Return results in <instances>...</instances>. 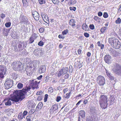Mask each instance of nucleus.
Returning a JSON list of instances; mask_svg holds the SVG:
<instances>
[{"label":"nucleus","mask_w":121,"mask_h":121,"mask_svg":"<svg viewBox=\"0 0 121 121\" xmlns=\"http://www.w3.org/2000/svg\"><path fill=\"white\" fill-rule=\"evenodd\" d=\"M68 30L66 29L63 31L62 32V33L63 35H66L68 33Z\"/></svg>","instance_id":"72a5a7b5"},{"label":"nucleus","mask_w":121,"mask_h":121,"mask_svg":"<svg viewBox=\"0 0 121 121\" xmlns=\"http://www.w3.org/2000/svg\"><path fill=\"white\" fill-rule=\"evenodd\" d=\"M33 53L37 56H41L43 54V52L40 48H38L34 50Z\"/></svg>","instance_id":"1a4fd4ad"},{"label":"nucleus","mask_w":121,"mask_h":121,"mask_svg":"<svg viewBox=\"0 0 121 121\" xmlns=\"http://www.w3.org/2000/svg\"><path fill=\"white\" fill-rule=\"evenodd\" d=\"M30 89V86H26L22 90L15 91L13 93V96L9 98V99L5 102V105L6 106L11 105L12 104L11 100L16 102H18L20 99H21V101L22 100L25 98V94Z\"/></svg>","instance_id":"f257e3e1"},{"label":"nucleus","mask_w":121,"mask_h":121,"mask_svg":"<svg viewBox=\"0 0 121 121\" xmlns=\"http://www.w3.org/2000/svg\"><path fill=\"white\" fill-rule=\"evenodd\" d=\"M121 22V19L120 18H118L116 21L115 23L117 24H120Z\"/></svg>","instance_id":"2f4dec72"},{"label":"nucleus","mask_w":121,"mask_h":121,"mask_svg":"<svg viewBox=\"0 0 121 121\" xmlns=\"http://www.w3.org/2000/svg\"><path fill=\"white\" fill-rule=\"evenodd\" d=\"M102 13L101 12H99L98 13V15L99 16H101L102 15Z\"/></svg>","instance_id":"680f3d73"},{"label":"nucleus","mask_w":121,"mask_h":121,"mask_svg":"<svg viewBox=\"0 0 121 121\" xmlns=\"http://www.w3.org/2000/svg\"><path fill=\"white\" fill-rule=\"evenodd\" d=\"M4 73L0 72V78H3L4 77Z\"/></svg>","instance_id":"a18cd8bd"},{"label":"nucleus","mask_w":121,"mask_h":121,"mask_svg":"<svg viewBox=\"0 0 121 121\" xmlns=\"http://www.w3.org/2000/svg\"><path fill=\"white\" fill-rule=\"evenodd\" d=\"M71 94V92L66 94V96H65V98H69L70 97V94Z\"/></svg>","instance_id":"603ef678"},{"label":"nucleus","mask_w":121,"mask_h":121,"mask_svg":"<svg viewBox=\"0 0 121 121\" xmlns=\"http://www.w3.org/2000/svg\"><path fill=\"white\" fill-rule=\"evenodd\" d=\"M91 30H94L95 29L94 26L92 24L90 25L89 26Z\"/></svg>","instance_id":"49530a36"},{"label":"nucleus","mask_w":121,"mask_h":121,"mask_svg":"<svg viewBox=\"0 0 121 121\" xmlns=\"http://www.w3.org/2000/svg\"><path fill=\"white\" fill-rule=\"evenodd\" d=\"M53 89L52 87H50L49 88V91H50V93H52L53 92Z\"/></svg>","instance_id":"e2e57ef3"},{"label":"nucleus","mask_w":121,"mask_h":121,"mask_svg":"<svg viewBox=\"0 0 121 121\" xmlns=\"http://www.w3.org/2000/svg\"><path fill=\"white\" fill-rule=\"evenodd\" d=\"M69 73H72L73 71V69H72V67L71 65H70L69 66Z\"/></svg>","instance_id":"4c0bfd02"},{"label":"nucleus","mask_w":121,"mask_h":121,"mask_svg":"<svg viewBox=\"0 0 121 121\" xmlns=\"http://www.w3.org/2000/svg\"><path fill=\"white\" fill-rule=\"evenodd\" d=\"M94 19L95 21H99L100 20V18L99 17H98L97 16H95L94 18Z\"/></svg>","instance_id":"58836bf2"},{"label":"nucleus","mask_w":121,"mask_h":121,"mask_svg":"<svg viewBox=\"0 0 121 121\" xmlns=\"http://www.w3.org/2000/svg\"><path fill=\"white\" fill-rule=\"evenodd\" d=\"M103 16L104 18H107L108 17V14L106 12L104 13Z\"/></svg>","instance_id":"79ce46f5"},{"label":"nucleus","mask_w":121,"mask_h":121,"mask_svg":"<svg viewBox=\"0 0 121 121\" xmlns=\"http://www.w3.org/2000/svg\"><path fill=\"white\" fill-rule=\"evenodd\" d=\"M9 30L8 29L4 28L3 31V33L4 35H6L8 33Z\"/></svg>","instance_id":"aec40b11"},{"label":"nucleus","mask_w":121,"mask_h":121,"mask_svg":"<svg viewBox=\"0 0 121 121\" xmlns=\"http://www.w3.org/2000/svg\"><path fill=\"white\" fill-rule=\"evenodd\" d=\"M11 23L10 22H7L5 23V26L6 27H9L11 26Z\"/></svg>","instance_id":"f704fd0d"},{"label":"nucleus","mask_w":121,"mask_h":121,"mask_svg":"<svg viewBox=\"0 0 121 121\" xmlns=\"http://www.w3.org/2000/svg\"><path fill=\"white\" fill-rule=\"evenodd\" d=\"M20 21L24 24H27L28 22V20L26 16L21 15L19 17Z\"/></svg>","instance_id":"6e6552de"},{"label":"nucleus","mask_w":121,"mask_h":121,"mask_svg":"<svg viewBox=\"0 0 121 121\" xmlns=\"http://www.w3.org/2000/svg\"><path fill=\"white\" fill-rule=\"evenodd\" d=\"M25 63L26 64H31V60L29 58H26V60Z\"/></svg>","instance_id":"a878e982"},{"label":"nucleus","mask_w":121,"mask_h":121,"mask_svg":"<svg viewBox=\"0 0 121 121\" xmlns=\"http://www.w3.org/2000/svg\"><path fill=\"white\" fill-rule=\"evenodd\" d=\"M61 97L60 96H58L57 97L56 100L57 102H58L61 100Z\"/></svg>","instance_id":"5fc2aeb1"},{"label":"nucleus","mask_w":121,"mask_h":121,"mask_svg":"<svg viewBox=\"0 0 121 121\" xmlns=\"http://www.w3.org/2000/svg\"><path fill=\"white\" fill-rule=\"evenodd\" d=\"M84 35L87 38L89 37V35L88 33H85L84 34Z\"/></svg>","instance_id":"bf43d9fd"},{"label":"nucleus","mask_w":121,"mask_h":121,"mask_svg":"<svg viewBox=\"0 0 121 121\" xmlns=\"http://www.w3.org/2000/svg\"><path fill=\"white\" fill-rule=\"evenodd\" d=\"M46 67L45 66L43 65L39 69V72L40 73H44L45 71Z\"/></svg>","instance_id":"f3484780"},{"label":"nucleus","mask_w":121,"mask_h":121,"mask_svg":"<svg viewBox=\"0 0 121 121\" xmlns=\"http://www.w3.org/2000/svg\"><path fill=\"white\" fill-rule=\"evenodd\" d=\"M0 17L1 18H4L5 17V15L3 13H1L0 15Z\"/></svg>","instance_id":"6e6d98bb"},{"label":"nucleus","mask_w":121,"mask_h":121,"mask_svg":"<svg viewBox=\"0 0 121 121\" xmlns=\"http://www.w3.org/2000/svg\"><path fill=\"white\" fill-rule=\"evenodd\" d=\"M44 30V28H41L39 29V31L40 33H43Z\"/></svg>","instance_id":"4d7b16f0"},{"label":"nucleus","mask_w":121,"mask_h":121,"mask_svg":"<svg viewBox=\"0 0 121 121\" xmlns=\"http://www.w3.org/2000/svg\"><path fill=\"white\" fill-rule=\"evenodd\" d=\"M14 49V51L16 52H19V49L18 48H17V45H16L15 46Z\"/></svg>","instance_id":"8fccbe9b"},{"label":"nucleus","mask_w":121,"mask_h":121,"mask_svg":"<svg viewBox=\"0 0 121 121\" xmlns=\"http://www.w3.org/2000/svg\"><path fill=\"white\" fill-rule=\"evenodd\" d=\"M86 121H93V119L92 118L90 117H89L88 118H87L86 120Z\"/></svg>","instance_id":"09e8293b"},{"label":"nucleus","mask_w":121,"mask_h":121,"mask_svg":"<svg viewBox=\"0 0 121 121\" xmlns=\"http://www.w3.org/2000/svg\"><path fill=\"white\" fill-rule=\"evenodd\" d=\"M42 99V97L41 96H39L38 98V99H37L38 100H41Z\"/></svg>","instance_id":"774afa93"},{"label":"nucleus","mask_w":121,"mask_h":121,"mask_svg":"<svg viewBox=\"0 0 121 121\" xmlns=\"http://www.w3.org/2000/svg\"><path fill=\"white\" fill-rule=\"evenodd\" d=\"M32 14L34 19L36 21H38L39 19V15L38 13L36 11L33 10L32 12Z\"/></svg>","instance_id":"ddd939ff"},{"label":"nucleus","mask_w":121,"mask_h":121,"mask_svg":"<svg viewBox=\"0 0 121 121\" xmlns=\"http://www.w3.org/2000/svg\"><path fill=\"white\" fill-rule=\"evenodd\" d=\"M106 73L107 76L109 78L110 80H114L115 78L113 76H112V75L111 74V73L110 72L106 70Z\"/></svg>","instance_id":"4468645a"},{"label":"nucleus","mask_w":121,"mask_h":121,"mask_svg":"<svg viewBox=\"0 0 121 121\" xmlns=\"http://www.w3.org/2000/svg\"><path fill=\"white\" fill-rule=\"evenodd\" d=\"M23 6L25 7H26L28 5V3L26 0H22Z\"/></svg>","instance_id":"b1692460"},{"label":"nucleus","mask_w":121,"mask_h":121,"mask_svg":"<svg viewBox=\"0 0 121 121\" xmlns=\"http://www.w3.org/2000/svg\"><path fill=\"white\" fill-rule=\"evenodd\" d=\"M23 43L22 42L18 44V47L19 49V52L23 50L24 46L22 47V44Z\"/></svg>","instance_id":"a211bd4d"},{"label":"nucleus","mask_w":121,"mask_h":121,"mask_svg":"<svg viewBox=\"0 0 121 121\" xmlns=\"http://www.w3.org/2000/svg\"><path fill=\"white\" fill-rule=\"evenodd\" d=\"M52 0L54 4H56L59 2L58 0Z\"/></svg>","instance_id":"c03bdc74"},{"label":"nucleus","mask_w":121,"mask_h":121,"mask_svg":"<svg viewBox=\"0 0 121 121\" xmlns=\"http://www.w3.org/2000/svg\"><path fill=\"white\" fill-rule=\"evenodd\" d=\"M97 83L100 86L104 85L105 83L104 78L101 76H99L97 78Z\"/></svg>","instance_id":"0eeeda50"},{"label":"nucleus","mask_w":121,"mask_h":121,"mask_svg":"<svg viewBox=\"0 0 121 121\" xmlns=\"http://www.w3.org/2000/svg\"><path fill=\"white\" fill-rule=\"evenodd\" d=\"M76 3V1L75 0H71L70 4H73Z\"/></svg>","instance_id":"13d9d810"},{"label":"nucleus","mask_w":121,"mask_h":121,"mask_svg":"<svg viewBox=\"0 0 121 121\" xmlns=\"http://www.w3.org/2000/svg\"><path fill=\"white\" fill-rule=\"evenodd\" d=\"M112 71L116 74L121 75V65L118 63H115L113 65Z\"/></svg>","instance_id":"39448f33"},{"label":"nucleus","mask_w":121,"mask_h":121,"mask_svg":"<svg viewBox=\"0 0 121 121\" xmlns=\"http://www.w3.org/2000/svg\"><path fill=\"white\" fill-rule=\"evenodd\" d=\"M27 113V112L26 111H24L23 112V115L24 116L26 115Z\"/></svg>","instance_id":"69168bd1"},{"label":"nucleus","mask_w":121,"mask_h":121,"mask_svg":"<svg viewBox=\"0 0 121 121\" xmlns=\"http://www.w3.org/2000/svg\"><path fill=\"white\" fill-rule=\"evenodd\" d=\"M0 72L4 73V74H6V69L3 65H0Z\"/></svg>","instance_id":"2eb2a0df"},{"label":"nucleus","mask_w":121,"mask_h":121,"mask_svg":"<svg viewBox=\"0 0 121 121\" xmlns=\"http://www.w3.org/2000/svg\"><path fill=\"white\" fill-rule=\"evenodd\" d=\"M35 39L33 37H30L29 39V43H33Z\"/></svg>","instance_id":"c756f323"},{"label":"nucleus","mask_w":121,"mask_h":121,"mask_svg":"<svg viewBox=\"0 0 121 121\" xmlns=\"http://www.w3.org/2000/svg\"><path fill=\"white\" fill-rule=\"evenodd\" d=\"M108 42L113 48L116 49H119L121 46V43L119 40L114 37L108 39Z\"/></svg>","instance_id":"f03ea898"},{"label":"nucleus","mask_w":121,"mask_h":121,"mask_svg":"<svg viewBox=\"0 0 121 121\" xmlns=\"http://www.w3.org/2000/svg\"><path fill=\"white\" fill-rule=\"evenodd\" d=\"M107 27H102L100 31L102 32V33H103L105 31V30H106Z\"/></svg>","instance_id":"473e14b6"},{"label":"nucleus","mask_w":121,"mask_h":121,"mask_svg":"<svg viewBox=\"0 0 121 121\" xmlns=\"http://www.w3.org/2000/svg\"><path fill=\"white\" fill-rule=\"evenodd\" d=\"M43 106V104L42 103H39L36 107V108L38 109H41V108Z\"/></svg>","instance_id":"cd10ccee"},{"label":"nucleus","mask_w":121,"mask_h":121,"mask_svg":"<svg viewBox=\"0 0 121 121\" xmlns=\"http://www.w3.org/2000/svg\"><path fill=\"white\" fill-rule=\"evenodd\" d=\"M23 84L22 83H19L17 85V87L19 89H21L23 87Z\"/></svg>","instance_id":"c9c22d12"},{"label":"nucleus","mask_w":121,"mask_h":121,"mask_svg":"<svg viewBox=\"0 0 121 121\" xmlns=\"http://www.w3.org/2000/svg\"><path fill=\"white\" fill-rule=\"evenodd\" d=\"M99 99V104L100 106L104 109L106 108L108 105L107 96L104 95H101Z\"/></svg>","instance_id":"7ed1b4c3"},{"label":"nucleus","mask_w":121,"mask_h":121,"mask_svg":"<svg viewBox=\"0 0 121 121\" xmlns=\"http://www.w3.org/2000/svg\"><path fill=\"white\" fill-rule=\"evenodd\" d=\"M69 74H65L64 77V78L65 79H67L69 77Z\"/></svg>","instance_id":"338daca9"},{"label":"nucleus","mask_w":121,"mask_h":121,"mask_svg":"<svg viewBox=\"0 0 121 121\" xmlns=\"http://www.w3.org/2000/svg\"><path fill=\"white\" fill-rule=\"evenodd\" d=\"M34 112V111H33L32 110H30L29 112V113L30 114V115H31V114H33Z\"/></svg>","instance_id":"0e129e2a"},{"label":"nucleus","mask_w":121,"mask_h":121,"mask_svg":"<svg viewBox=\"0 0 121 121\" xmlns=\"http://www.w3.org/2000/svg\"><path fill=\"white\" fill-rule=\"evenodd\" d=\"M5 88L8 89L12 87L13 85V81L12 80L8 79L4 84Z\"/></svg>","instance_id":"423d86ee"},{"label":"nucleus","mask_w":121,"mask_h":121,"mask_svg":"<svg viewBox=\"0 0 121 121\" xmlns=\"http://www.w3.org/2000/svg\"><path fill=\"white\" fill-rule=\"evenodd\" d=\"M48 76L44 78L43 80V82L45 83L47 82L48 80Z\"/></svg>","instance_id":"a19ab883"},{"label":"nucleus","mask_w":121,"mask_h":121,"mask_svg":"<svg viewBox=\"0 0 121 121\" xmlns=\"http://www.w3.org/2000/svg\"><path fill=\"white\" fill-rule=\"evenodd\" d=\"M75 20L73 19H71L69 21V24L70 25H71L73 23H75Z\"/></svg>","instance_id":"7c9ffc66"},{"label":"nucleus","mask_w":121,"mask_h":121,"mask_svg":"<svg viewBox=\"0 0 121 121\" xmlns=\"http://www.w3.org/2000/svg\"><path fill=\"white\" fill-rule=\"evenodd\" d=\"M69 9L70 10H73L74 11H75L76 8L75 7H69Z\"/></svg>","instance_id":"37998d69"},{"label":"nucleus","mask_w":121,"mask_h":121,"mask_svg":"<svg viewBox=\"0 0 121 121\" xmlns=\"http://www.w3.org/2000/svg\"><path fill=\"white\" fill-rule=\"evenodd\" d=\"M12 66L13 69L16 71H19L23 68L22 63L18 61L13 62L12 64Z\"/></svg>","instance_id":"20e7f679"},{"label":"nucleus","mask_w":121,"mask_h":121,"mask_svg":"<svg viewBox=\"0 0 121 121\" xmlns=\"http://www.w3.org/2000/svg\"><path fill=\"white\" fill-rule=\"evenodd\" d=\"M31 86L33 89L36 88L37 89L38 87V82L35 79L31 80Z\"/></svg>","instance_id":"9d476101"},{"label":"nucleus","mask_w":121,"mask_h":121,"mask_svg":"<svg viewBox=\"0 0 121 121\" xmlns=\"http://www.w3.org/2000/svg\"><path fill=\"white\" fill-rule=\"evenodd\" d=\"M24 117H25L22 112H20L18 115V118L19 119H22Z\"/></svg>","instance_id":"5701e85b"},{"label":"nucleus","mask_w":121,"mask_h":121,"mask_svg":"<svg viewBox=\"0 0 121 121\" xmlns=\"http://www.w3.org/2000/svg\"><path fill=\"white\" fill-rule=\"evenodd\" d=\"M62 71L63 72V74H65L68 71V68L67 67H65V68H63L62 69Z\"/></svg>","instance_id":"412c9836"},{"label":"nucleus","mask_w":121,"mask_h":121,"mask_svg":"<svg viewBox=\"0 0 121 121\" xmlns=\"http://www.w3.org/2000/svg\"><path fill=\"white\" fill-rule=\"evenodd\" d=\"M62 70L61 69L58 72L57 76L58 77H60L63 74V72Z\"/></svg>","instance_id":"bb28decb"},{"label":"nucleus","mask_w":121,"mask_h":121,"mask_svg":"<svg viewBox=\"0 0 121 121\" xmlns=\"http://www.w3.org/2000/svg\"><path fill=\"white\" fill-rule=\"evenodd\" d=\"M82 29L85 31L87 30H88V29L87 26L86 24H83L82 26Z\"/></svg>","instance_id":"4be33fe9"},{"label":"nucleus","mask_w":121,"mask_h":121,"mask_svg":"<svg viewBox=\"0 0 121 121\" xmlns=\"http://www.w3.org/2000/svg\"><path fill=\"white\" fill-rule=\"evenodd\" d=\"M42 93V92L41 91H38L36 93V95H40Z\"/></svg>","instance_id":"052dcab7"},{"label":"nucleus","mask_w":121,"mask_h":121,"mask_svg":"<svg viewBox=\"0 0 121 121\" xmlns=\"http://www.w3.org/2000/svg\"><path fill=\"white\" fill-rule=\"evenodd\" d=\"M79 115L82 118L84 117L85 116V112L84 111L81 110L79 112Z\"/></svg>","instance_id":"6ab92c4d"},{"label":"nucleus","mask_w":121,"mask_h":121,"mask_svg":"<svg viewBox=\"0 0 121 121\" xmlns=\"http://www.w3.org/2000/svg\"><path fill=\"white\" fill-rule=\"evenodd\" d=\"M58 108L57 106L56 105H54L51 107V109L53 111H55L57 110Z\"/></svg>","instance_id":"393cba45"},{"label":"nucleus","mask_w":121,"mask_h":121,"mask_svg":"<svg viewBox=\"0 0 121 121\" xmlns=\"http://www.w3.org/2000/svg\"><path fill=\"white\" fill-rule=\"evenodd\" d=\"M104 60L106 63L108 64H110L111 62V56L109 55H106L104 57Z\"/></svg>","instance_id":"f8f14e48"},{"label":"nucleus","mask_w":121,"mask_h":121,"mask_svg":"<svg viewBox=\"0 0 121 121\" xmlns=\"http://www.w3.org/2000/svg\"><path fill=\"white\" fill-rule=\"evenodd\" d=\"M38 45L39 46H42L43 45V42L42 41H40L38 43Z\"/></svg>","instance_id":"de8ad7c7"},{"label":"nucleus","mask_w":121,"mask_h":121,"mask_svg":"<svg viewBox=\"0 0 121 121\" xmlns=\"http://www.w3.org/2000/svg\"><path fill=\"white\" fill-rule=\"evenodd\" d=\"M48 95L47 94H46L44 96V101L45 102L47 101V99L48 98Z\"/></svg>","instance_id":"3c124183"},{"label":"nucleus","mask_w":121,"mask_h":121,"mask_svg":"<svg viewBox=\"0 0 121 121\" xmlns=\"http://www.w3.org/2000/svg\"><path fill=\"white\" fill-rule=\"evenodd\" d=\"M41 14L42 18H43L44 21V20L46 21H48L49 19L47 16L46 15L44 14L43 13H41Z\"/></svg>","instance_id":"dca6fc26"},{"label":"nucleus","mask_w":121,"mask_h":121,"mask_svg":"<svg viewBox=\"0 0 121 121\" xmlns=\"http://www.w3.org/2000/svg\"><path fill=\"white\" fill-rule=\"evenodd\" d=\"M90 111L92 113H95L96 112V111L95 107H91L90 109Z\"/></svg>","instance_id":"c85d7f7f"},{"label":"nucleus","mask_w":121,"mask_h":121,"mask_svg":"<svg viewBox=\"0 0 121 121\" xmlns=\"http://www.w3.org/2000/svg\"><path fill=\"white\" fill-rule=\"evenodd\" d=\"M31 117V115L28 116L26 117L27 121H31L30 118Z\"/></svg>","instance_id":"ea45409f"},{"label":"nucleus","mask_w":121,"mask_h":121,"mask_svg":"<svg viewBox=\"0 0 121 121\" xmlns=\"http://www.w3.org/2000/svg\"><path fill=\"white\" fill-rule=\"evenodd\" d=\"M58 37L60 39H64L65 38V37L64 36V35H58Z\"/></svg>","instance_id":"864d4df0"},{"label":"nucleus","mask_w":121,"mask_h":121,"mask_svg":"<svg viewBox=\"0 0 121 121\" xmlns=\"http://www.w3.org/2000/svg\"><path fill=\"white\" fill-rule=\"evenodd\" d=\"M108 50L110 54L112 55L113 56H117L118 55V53L115 50L111 48L109 49Z\"/></svg>","instance_id":"9b49d317"},{"label":"nucleus","mask_w":121,"mask_h":121,"mask_svg":"<svg viewBox=\"0 0 121 121\" xmlns=\"http://www.w3.org/2000/svg\"><path fill=\"white\" fill-rule=\"evenodd\" d=\"M38 1L39 4H44L45 2V0H38Z\"/></svg>","instance_id":"e433bc0d"}]
</instances>
